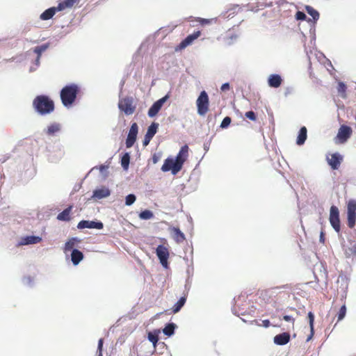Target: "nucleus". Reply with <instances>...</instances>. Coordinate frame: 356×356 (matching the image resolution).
Here are the masks:
<instances>
[{
  "mask_svg": "<svg viewBox=\"0 0 356 356\" xmlns=\"http://www.w3.org/2000/svg\"><path fill=\"white\" fill-rule=\"evenodd\" d=\"M188 147L185 145L182 146L175 159L167 158L161 167L163 172L171 171L172 174L177 175L182 168V166L188 156Z\"/></svg>",
  "mask_w": 356,
  "mask_h": 356,
  "instance_id": "f257e3e1",
  "label": "nucleus"
},
{
  "mask_svg": "<svg viewBox=\"0 0 356 356\" xmlns=\"http://www.w3.org/2000/svg\"><path fill=\"white\" fill-rule=\"evenodd\" d=\"M33 106L35 111L41 115L49 114L54 110V102L44 95L37 96L33 99Z\"/></svg>",
  "mask_w": 356,
  "mask_h": 356,
  "instance_id": "f03ea898",
  "label": "nucleus"
},
{
  "mask_svg": "<svg viewBox=\"0 0 356 356\" xmlns=\"http://www.w3.org/2000/svg\"><path fill=\"white\" fill-rule=\"evenodd\" d=\"M79 91V88L75 83L63 87L60 92V99L63 106L67 108L72 106L76 99Z\"/></svg>",
  "mask_w": 356,
  "mask_h": 356,
  "instance_id": "7ed1b4c3",
  "label": "nucleus"
},
{
  "mask_svg": "<svg viewBox=\"0 0 356 356\" xmlns=\"http://www.w3.org/2000/svg\"><path fill=\"white\" fill-rule=\"evenodd\" d=\"M118 108L124 112L126 115H132L136 110L134 99L131 96L120 98L118 102Z\"/></svg>",
  "mask_w": 356,
  "mask_h": 356,
  "instance_id": "20e7f679",
  "label": "nucleus"
},
{
  "mask_svg": "<svg viewBox=\"0 0 356 356\" xmlns=\"http://www.w3.org/2000/svg\"><path fill=\"white\" fill-rule=\"evenodd\" d=\"M196 105L197 108V113L204 116L209 111V96L206 91H202L196 101Z\"/></svg>",
  "mask_w": 356,
  "mask_h": 356,
  "instance_id": "39448f33",
  "label": "nucleus"
},
{
  "mask_svg": "<svg viewBox=\"0 0 356 356\" xmlns=\"http://www.w3.org/2000/svg\"><path fill=\"white\" fill-rule=\"evenodd\" d=\"M329 221L334 230L339 233L341 231V221L339 211L337 206L332 205L330 209Z\"/></svg>",
  "mask_w": 356,
  "mask_h": 356,
  "instance_id": "423d86ee",
  "label": "nucleus"
},
{
  "mask_svg": "<svg viewBox=\"0 0 356 356\" xmlns=\"http://www.w3.org/2000/svg\"><path fill=\"white\" fill-rule=\"evenodd\" d=\"M156 254L159 259V261L162 266L165 268H168V258H169V251L168 249L163 245H159L156 248Z\"/></svg>",
  "mask_w": 356,
  "mask_h": 356,
  "instance_id": "0eeeda50",
  "label": "nucleus"
},
{
  "mask_svg": "<svg viewBox=\"0 0 356 356\" xmlns=\"http://www.w3.org/2000/svg\"><path fill=\"white\" fill-rule=\"evenodd\" d=\"M169 99V95L167 94L164 97L156 101L149 108L147 115L149 118L155 117L161 109L163 104Z\"/></svg>",
  "mask_w": 356,
  "mask_h": 356,
  "instance_id": "6e6552de",
  "label": "nucleus"
},
{
  "mask_svg": "<svg viewBox=\"0 0 356 356\" xmlns=\"http://www.w3.org/2000/svg\"><path fill=\"white\" fill-rule=\"evenodd\" d=\"M138 132V124H137V123L134 122L130 127V129L129 131V133H128V135H127V137L126 139L125 144H126L127 148H130L134 145V143L136 140Z\"/></svg>",
  "mask_w": 356,
  "mask_h": 356,
  "instance_id": "1a4fd4ad",
  "label": "nucleus"
},
{
  "mask_svg": "<svg viewBox=\"0 0 356 356\" xmlns=\"http://www.w3.org/2000/svg\"><path fill=\"white\" fill-rule=\"evenodd\" d=\"M104 227V225L101 221H94V220H81L78 225L77 228L79 229H102Z\"/></svg>",
  "mask_w": 356,
  "mask_h": 356,
  "instance_id": "9d476101",
  "label": "nucleus"
},
{
  "mask_svg": "<svg viewBox=\"0 0 356 356\" xmlns=\"http://www.w3.org/2000/svg\"><path fill=\"white\" fill-rule=\"evenodd\" d=\"M327 161L332 170H337L343 161V156L338 152L333 153L330 157L327 156Z\"/></svg>",
  "mask_w": 356,
  "mask_h": 356,
  "instance_id": "9b49d317",
  "label": "nucleus"
},
{
  "mask_svg": "<svg viewBox=\"0 0 356 356\" xmlns=\"http://www.w3.org/2000/svg\"><path fill=\"white\" fill-rule=\"evenodd\" d=\"M352 129L347 125H341L337 134V138L341 143L348 140L352 134Z\"/></svg>",
  "mask_w": 356,
  "mask_h": 356,
  "instance_id": "f8f14e48",
  "label": "nucleus"
},
{
  "mask_svg": "<svg viewBox=\"0 0 356 356\" xmlns=\"http://www.w3.org/2000/svg\"><path fill=\"white\" fill-rule=\"evenodd\" d=\"M42 241V237L39 236H23L20 238L19 241L17 245L18 246H22V245H33V244H37L40 243Z\"/></svg>",
  "mask_w": 356,
  "mask_h": 356,
  "instance_id": "ddd939ff",
  "label": "nucleus"
},
{
  "mask_svg": "<svg viewBox=\"0 0 356 356\" xmlns=\"http://www.w3.org/2000/svg\"><path fill=\"white\" fill-rule=\"evenodd\" d=\"M200 35H201V32L200 31H195L194 33H193L192 34L187 35L186 38L180 42L179 46V48L180 49L186 48L187 46L192 44V42L195 39H197L198 37H200Z\"/></svg>",
  "mask_w": 356,
  "mask_h": 356,
  "instance_id": "4468645a",
  "label": "nucleus"
},
{
  "mask_svg": "<svg viewBox=\"0 0 356 356\" xmlns=\"http://www.w3.org/2000/svg\"><path fill=\"white\" fill-rule=\"evenodd\" d=\"M290 341V334L288 332H283L277 334L273 338V342L278 346H284Z\"/></svg>",
  "mask_w": 356,
  "mask_h": 356,
  "instance_id": "2eb2a0df",
  "label": "nucleus"
},
{
  "mask_svg": "<svg viewBox=\"0 0 356 356\" xmlns=\"http://www.w3.org/2000/svg\"><path fill=\"white\" fill-rule=\"evenodd\" d=\"M111 191L108 188L102 187L93 191L92 197L95 200H101L110 195Z\"/></svg>",
  "mask_w": 356,
  "mask_h": 356,
  "instance_id": "dca6fc26",
  "label": "nucleus"
},
{
  "mask_svg": "<svg viewBox=\"0 0 356 356\" xmlns=\"http://www.w3.org/2000/svg\"><path fill=\"white\" fill-rule=\"evenodd\" d=\"M282 83V76L278 74H272L268 76V84L270 88H277Z\"/></svg>",
  "mask_w": 356,
  "mask_h": 356,
  "instance_id": "f3484780",
  "label": "nucleus"
},
{
  "mask_svg": "<svg viewBox=\"0 0 356 356\" xmlns=\"http://www.w3.org/2000/svg\"><path fill=\"white\" fill-rule=\"evenodd\" d=\"M71 261L74 266H77L83 259V254L78 249H73L71 252Z\"/></svg>",
  "mask_w": 356,
  "mask_h": 356,
  "instance_id": "a211bd4d",
  "label": "nucleus"
},
{
  "mask_svg": "<svg viewBox=\"0 0 356 356\" xmlns=\"http://www.w3.org/2000/svg\"><path fill=\"white\" fill-rule=\"evenodd\" d=\"M73 206L70 205L65 209L62 212L58 214L57 219L60 221L68 222L70 220V213L72 211Z\"/></svg>",
  "mask_w": 356,
  "mask_h": 356,
  "instance_id": "6ab92c4d",
  "label": "nucleus"
},
{
  "mask_svg": "<svg viewBox=\"0 0 356 356\" xmlns=\"http://www.w3.org/2000/svg\"><path fill=\"white\" fill-rule=\"evenodd\" d=\"M80 241V239L77 237H72L65 242L64 246V252L66 254L68 251H72L74 249V246L77 243Z\"/></svg>",
  "mask_w": 356,
  "mask_h": 356,
  "instance_id": "aec40b11",
  "label": "nucleus"
},
{
  "mask_svg": "<svg viewBox=\"0 0 356 356\" xmlns=\"http://www.w3.org/2000/svg\"><path fill=\"white\" fill-rule=\"evenodd\" d=\"M307 137V130L305 127H302L298 132L296 140V143L298 145H302L305 143Z\"/></svg>",
  "mask_w": 356,
  "mask_h": 356,
  "instance_id": "412c9836",
  "label": "nucleus"
},
{
  "mask_svg": "<svg viewBox=\"0 0 356 356\" xmlns=\"http://www.w3.org/2000/svg\"><path fill=\"white\" fill-rule=\"evenodd\" d=\"M58 11L56 7H51L47 10H45L41 15L40 18L42 20H48L53 17L55 15L56 12Z\"/></svg>",
  "mask_w": 356,
  "mask_h": 356,
  "instance_id": "4be33fe9",
  "label": "nucleus"
},
{
  "mask_svg": "<svg viewBox=\"0 0 356 356\" xmlns=\"http://www.w3.org/2000/svg\"><path fill=\"white\" fill-rule=\"evenodd\" d=\"M61 126L59 123L54 122L47 127L45 133L48 136H54L55 134L59 132L60 131Z\"/></svg>",
  "mask_w": 356,
  "mask_h": 356,
  "instance_id": "5701e85b",
  "label": "nucleus"
},
{
  "mask_svg": "<svg viewBox=\"0 0 356 356\" xmlns=\"http://www.w3.org/2000/svg\"><path fill=\"white\" fill-rule=\"evenodd\" d=\"M79 0H65L57 6V10L61 11L66 8H72L76 3H79Z\"/></svg>",
  "mask_w": 356,
  "mask_h": 356,
  "instance_id": "b1692460",
  "label": "nucleus"
},
{
  "mask_svg": "<svg viewBox=\"0 0 356 356\" xmlns=\"http://www.w3.org/2000/svg\"><path fill=\"white\" fill-rule=\"evenodd\" d=\"M174 233V238L177 243H182L185 240L184 234L180 230L178 227H172V229Z\"/></svg>",
  "mask_w": 356,
  "mask_h": 356,
  "instance_id": "393cba45",
  "label": "nucleus"
},
{
  "mask_svg": "<svg viewBox=\"0 0 356 356\" xmlns=\"http://www.w3.org/2000/svg\"><path fill=\"white\" fill-rule=\"evenodd\" d=\"M177 327V325L174 323H168L165 325V327L163 329V332L165 335L168 337H171L174 334L175 330Z\"/></svg>",
  "mask_w": 356,
  "mask_h": 356,
  "instance_id": "a878e982",
  "label": "nucleus"
},
{
  "mask_svg": "<svg viewBox=\"0 0 356 356\" xmlns=\"http://www.w3.org/2000/svg\"><path fill=\"white\" fill-rule=\"evenodd\" d=\"M337 283H341V285L340 286L341 291H343V296H346V290L348 289V282H347V278L346 276L343 275H340L339 277H338V279H337Z\"/></svg>",
  "mask_w": 356,
  "mask_h": 356,
  "instance_id": "bb28decb",
  "label": "nucleus"
},
{
  "mask_svg": "<svg viewBox=\"0 0 356 356\" xmlns=\"http://www.w3.org/2000/svg\"><path fill=\"white\" fill-rule=\"evenodd\" d=\"M308 319H309V327H310V334L307 337V341H309L311 340L314 335V314L309 312L308 313Z\"/></svg>",
  "mask_w": 356,
  "mask_h": 356,
  "instance_id": "cd10ccee",
  "label": "nucleus"
},
{
  "mask_svg": "<svg viewBox=\"0 0 356 356\" xmlns=\"http://www.w3.org/2000/svg\"><path fill=\"white\" fill-rule=\"evenodd\" d=\"M159 330H154L148 333V340L152 343L154 348H156V343L159 341Z\"/></svg>",
  "mask_w": 356,
  "mask_h": 356,
  "instance_id": "c85d7f7f",
  "label": "nucleus"
},
{
  "mask_svg": "<svg viewBox=\"0 0 356 356\" xmlns=\"http://www.w3.org/2000/svg\"><path fill=\"white\" fill-rule=\"evenodd\" d=\"M159 124L156 122H152L147 128L145 135L153 138L156 134Z\"/></svg>",
  "mask_w": 356,
  "mask_h": 356,
  "instance_id": "c756f323",
  "label": "nucleus"
},
{
  "mask_svg": "<svg viewBox=\"0 0 356 356\" xmlns=\"http://www.w3.org/2000/svg\"><path fill=\"white\" fill-rule=\"evenodd\" d=\"M130 163V154L125 152L121 157V165L124 170H127Z\"/></svg>",
  "mask_w": 356,
  "mask_h": 356,
  "instance_id": "7c9ffc66",
  "label": "nucleus"
},
{
  "mask_svg": "<svg viewBox=\"0 0 356 356\" xmlns=\"http://www.w3.org/2000/svg\"><path fill=\"white\" fill-rule=\"evenodd\" d=\"M186 301V298L185 297H181L172 307L173 313L176 314L179 312L182 307L185 305Z\"/></svg>",
  "mask_w": 356,
  "mask_h": 356,
  "instance_id": "2f4dec72",
  "label": "nucleus"
},
{
  "mask_svg": "<svg viewBox=\"0 0 356 356\" xmlns=\"http://www.w3.org/2000/svg\"><path fill=\"white\" fill-rule=\"evenodd\" d=\"M305 10L307 13L312 17L314 21H317L319 18V13L310 6H306Z\"/></svg>",
  "mask_w": 356,
  "mask_h": 356,
  "instance_id": "473e14b6",
  "label": "nucleus"
},
{
  "mask_svg": "<svg viewBox=\"0 0 356 356\" xmlns=\"http://www.w3.org/2000/svg\"><path fill=\"white\" fill-rule=\"evenodd\" d=\"M154 217V213L152 211L145 209L144 211H142L139 213V218L141 220H149L152 219Z\"/></svg>",
  "mask_w": 356,
  "mask_h": 356,
  "instance_id": "72a5a7b5",
  "label": "nucleus"
},
{
  "mask_svg": "<svg viewBox=\"0 0 356 356\" xmlns=\"http://www.w3.org/2000/svg\"><path fill=\"white\" fill-rule=\"evenodd\" d=\"M347 213L356 214V200H350L347 206Z\"/></svg>",
  "mask_w": 356,
  "mask_h": 356,
  "instance_id": "f704fd0d",
  "label": "nucleus"
},
{
  "mask_svg": "<svg viewBox=\"0 0 356 356\" xmlns=\"http://www.w3.org/2000/svg\"><path fill=\"white\" fill-rule=\"evenodd\" d=\"M347 222L350 228H353L356 223V214L347 213Z\"/></svg>",
  "mask_w": 356,
  "mask_h": 356,
  "instance_id": "c9c22d12",
  "label": "nucleus"
},
{
  "mask_svg": "<svg viewBox=\"0 0 356 356\" xmlns=\"http://www.w3.org/2000/svg\"><path fill=\"white\" fill-rule=\"evenodd\" d=\"M346 89L347 87L346 84L343 82H339L338 87H337V91L341 95V97L343 98H345L346 97Z\"/></svg>",
  "mask_w": 356,
  "mask_h": 356,
  "instance_id": "e433bc0d",
  "label": "nucleus"
},
{
  "mask_svg": "<svg viewBox=\"0 0 356 356\" xmlns=\"http://www.w3.org/2000/svg\"><path fill=\"white\" fill-rule=\"evenodd\" d=\"M49 47V44L45 43L40 46H37L34 48L33 51L37 54L38 56H40L42 53L46 51Z\"/></svg>",
  "mask_w": 356,
  "mask_h": 356,
  "instance_id": "4c0bfd02",
  "label": "nucleus"
},
{
  "mask_svg": "<svg viewBox=\"0 0 356 356\" xmlns=\"http://www.w3.org/2000/svg\"><path fill=\"white\" fill-rule=\"evenodd\" d=\"M217 21L216 18H211V19H204L199 17L197 19V22L202 26H205L207 24H211L212 23H216Z\"/></svg>",
  "mask_w": 356,
  "mask_h": 356,
  "instance_id": "58836bf2",
  "label": "nucleus"
},
{
  "mask_svg": "<svg viewBox=\"0 0 356 356\" xmlns=\"http://www.w3.org/2000/svg\"><path fill=\"white\" fill-rule=\"evenodd\" d=\"M136 200V197L134 194H129L125 197V205L131 206L132 205Z\"/></svg>",
  "mask_w": 356,
  "mask_h": 356,
  "instance_id": "ea45409f",
  "label": "nucleus"
},
{
  "mask_svg": "<svg viewBox=\"0 0 356 356\" xmlns=\"http://www.w3.org/2000/svg\"><path fill=\"white\" fill-rule=\"evenodd\" d=\"M346 314V307L345 305H342L337 313L338 321H341L344 318Z\"/></svg>",
  "mask_w": 356,
  "mask_h": 356,
  "instance_id": "a19ab883",
  "label": "nucleus"
},
{
  "mask_svg": "<svg viewBox=\"0 0 356 356\" xmlns=\"http://www.w3.org/2000/svg\"><path fill=\"white\" fill-rule=\"evenodd\" d=\"M231 122H232V119H231L230 117H229V116L225 117L222 120V122L220 124V128H222V129L227 128L229 126Z\"/></svg>",
  "mask_w": 356,
  "mask_h": 356,
  "instance_id": "79ce46f5",
  "label": "nucleus"
},
{
  "mask_svg": "<svg viewBox=\"0 0 356 356\" xmlns=\"http://www.w3.org/2000/svg\"><path fill=\"white\" fill-rule=\"evenodd\" d=\"M22 282L24 285L31 287L33 285V279L31 276H26L22 279Z\"/></svg>",
  "mask_w": 356,
  "mask_h": 356,
  "instance_id": "37998d69",
  "label": "nucleus"
},
{
  "mask_svg": "<svg viewBox=\"0 0 356 356\" xmlns=\"http://www.w3.org/2000/svg\"><path fill=\"white\" fill-rule=\"evenodd\" d=\"M193 266H189L186 269V274H187V283H191V279L193 275Z\"/></svg>",
  "mask_w": 356,
  "mask_h": 356,
  "instance_id": "c03bdc74",
  "label": "nucleus"
},
{
  "mask_svg": "<svg viewBox=\"0 0 356 356\" xmlns=\"http://www.w3.org/2000/svg\"><path fill=\"white\" fill-rule=\"evenodd\" d=\"M245 115L247 118L250 119V120H252V121L256 120V114L252 111L246 112Z\"/></svg>",
  "mask_w": 356,
  "mask_h": 356,
  "instance_id": "a18cd8bd",
  "label": "nucleus"
},
{
  "mask_svg": "<svg viewBox=\"0 0 356 356\" xmlns=\"http://www.w3.org/2000/svg\"><path fill=\"white\" fill-rule=\"evenodd\" d=\"M307 16L304 12L298 11L296 14V18L298 20H305Z\"/></svg>",
  "mask_w": 356,
  "mask_h": 356,
  "instance_id": "49530a36",
  "label": "nucleus"
},
{
  "mask_svg": "<svg viewBox=\"0 0 356 356\" xmlns=\"http://www.w3.org/2000/svg\"><path fill=\"white\" fill-rule=\"evenodd\" d=\"M108 168V165H101L99 167V170L100 172L102 175H104L105 176H106L108 174V172H107Z\"/></svg>",
  "mask_w": 356,
  "mask_h": 356,
  "instance_id": "de8ad7c7",
  "label": "nucleus"
},
{
  "mask_svg": "<svg viewBox=\"0 0 356 356\" xmlns=\"http://www.w3.org/2000/svg\"><path fill=\"white\" fill-rule=\"evenodd\" d=\"M227 37L231 40L228 43H229V44H231L233 42L234 40H236L238 38V35L232 33V34H229L227 35Z\"/></svg>",
  "mask_w": 356,
  "mask_h": 356,
  "instance_id": "09e8293b",
  "label": "nucleus"
},
{
  "mask_svg": "<svg viewBox=\"0 0 356 356\" xmlns=\"http://www.w3.org/2000/svg\"><path fill=\"white\" fill-rule=\"evenodd\" d=\"M152 138L149 137V136H147V135H145V137H144V139H143V145L144 146H147V145H149L150 140H152Z\"/></svg>",
  "mask_w": 356,
  "mask_h": 356,
  "instance_id": "8fccbe9b",
  "label": "nucleus"
},
{
  "mask_svg": "<svg viewBox=\"0 0 356 356\" xmlns=\"http://www.w3.org/2000/svg\"><path fill=\"white\" fill-rule=\"evenodd\" d=\"M161 159V154H154L152 156V161L154 163H156Z\"/></svg>",
  "mask_w": 356,
  "mask_h": 356,
  "instance_id": "3c124183",
  "label": "nucleus"
},
{
  "mask_svg": "<svg viewBox=\"0 0 356 356\" xmlns=\"http://www.w3.org/2000/svg\"><path fill=\"white\" fill-rule=\"evenodd\" d=\"M229 88H230L229 83H223L221 86L220 90H221V91H226V90H229Z\"/></svg>",
  "mask_w": 356,
  "mask_h": 356,
  "instance_id": "603ef678",
  "label": "nucleus"
},
{
  "mask_svg": "<svg viewBox=\"0 0 356 356\" xmlns=\"http://www.w3.org/2000/svg\"><path fill=\"white\" fill-rule=\"evenodd\" d=\"M283 319L287 322H292L293 323L294 322V318L290 315H284Z\"/></svg>",
  "mask_w": 356,
  "mask_h": 356,
  "instance_id": "864d4df0",
  "label": "nucleus"
},
{
  "mask_svg": "<svg viewBox=\"0 0 356 356\" xmlns=\"http://www.w3.org/2000/svg\"><path fill=\"white\" fill-rule=\"evenodd\" d=\"M103 343H104V340H103V339H99V341H98V346H97V350L102 351V349H103Z\"/></svg>",
  "mask_w": 356,
  "mask_h": 356,
  "instance_id": "5fc2aeb1",
  "label": "nucleus"
},
{
  "mask_svg": "<svg viewBox=\"0 0 356 356\" xmlns=\"http://www.w3.org/2000/svg\"><path fill=\"white\" fill-rule=\"evenodd\" d=\"M350 252L356 256V243L350 248Z\"/></svg>",
  "mask_w": 356,
  "mask_h": 356,
  "instance_id": "6e6d98bb",
  "label": "nucleus"
},
{
  "mask_svg": "<svg viewBox=\"0 0 356 356\" xmlns=\"http://www.w3.org/2000/svg\"><path fill=\"white\" fill-rule=\"evenodd\" d=\"M262 325L265 327H268L270 326V321L269 320H264L262 321Z\"/></svg>",
  "mask_w": 356,
  "mask_h": 356,
  "instance_id": "4d7b16f0",
  "label": "nucleus"
},
{
  "mask_svg": "<svg viewBox=\"0 0 356 356\" xmlns=\"http://www.w3.org/2000/svg\"><path fill=\"white\" fill-rule=\"evenodd\" d=\"M319 240H320L321 243H324V241H325V237H324V234H323V232H321L320 239Z\"/></svg>",
  "mask_w": 356,
  "mask_h": 356,
  "instance_id": "13d9d810",
  "label": "nucleus"
},
{
  "mask_svg": "<svg viewBox=\"0 0 356 356\" xmlns=\"http://www.w3.org/2000/svg\"><path fill=\"white\" fill-rule=\"evenodd\" d=\"M191 282L190 284H188L187 283V280H186L185 288L188 290L190 289V287H191Z\"/></svg>",
  "mask_w": 356,
  "mask_h": 356,
  "instance_id": "bf43d9fd",
  "label": "nucleus"
},
{
  "mask_svg": "<svg viewBox=\"0 0 356 356\" xmlns=\"http://www.w3.org/2000/svg\"><path fill=\"white\" fill-rule=\"evenodd\" d=\"M40 56H37V58H36V59H35V64H36L37 65H39V63H40Z\"/></svg>",
  "mask_w": 356,
  "mask_h": 356,
  "instance_id": "052dcab7",
  "label": "nucleus"
},
{
  "mask_svg": "<svg viewBox=\"0 0 356 356\" xmlns=\"http://www.w3.org/2000/svg\"><path fill=\"white\" fill-rule=\"evenodd\" d=\"M290 93V88H286V92L284 93L285 96H287L288 94Z\"/></svg>",
  "mask_w": 356,
  "mask_h": 356,
  "instance_id": "680f3d73",
  "label": "nucleus"
},
{
  "mask_svg": "<svg viewBox=\"0 0 356 356\" xmlns=\"http://www.w3.org/2000/svg\"><path fill=\"white\" fill-rule=\"evenodd\" d=\"M97 353H98L97 356H103V355H102V351L97 350Z\"/></svg>",
  "mask_w": 356,
  "mask_h": 356,
  "instance_id": "e2e57ef3",
  "label": "nucleus"
},
{
  "mask_svg": "<svg viewBox=\"0 0 356 356\" xmlns=\"http://www.w3.org/2000/svg\"><path fill=\"white\" fill-rule=\"evenodd\" d=\"M204 148L205 150H207L209 147H207V145L204 144Z\"/></svg>",
  "mask_w": 356,
  "mask_h": 356,
  "instance_id": "0e129e2a",
  "label": "nucleus"
},
{
  "mask_svg": "<svg viewBox=\"0 0 356 356\" xmlns=\"http://www.w3.org/2000/svg\"><path fill=\"white\" fill-rule=\"evenodd\" d=\"M234 13H235V12H234V11H233L232 13L229 14V15H228V16H227V17H230V15H234Z\"/></svg>",
  "mask_w": 356,
  "mask_h": 356,
  "instance_id": "69168bd1",
  "label": "nucleus"
},
{
  "mask_svg": "<svg viewBox=\"0 0 356 356\" xmlns=\"http://www.w3.org/2000/svg\"><path fill=\"white\" fill-rule=\"evenodd\" d=\"M95 169H97V166L93 167V168L91 169V171L94 170Z\"/></svg>",
  "mask_w": 356,
  "mask_h": 356,
  "instance_id": "338daca9",
  "label": "nucleus"
},
{
  "mask_svg": "<svg viewBox=\"0 0 356 356\" xmlns=\"http://www.w3.org/2000/svg\"><path fill=\"white\" fill-rule=\"evenodd\" d=\"M355 120H356V115H355Z\"/></svg>",
  "mask_w": 356,
  "mask_h": 356,
  "instance_id": "774afa93",
  "label": "nucleus"
}]
</instances>
